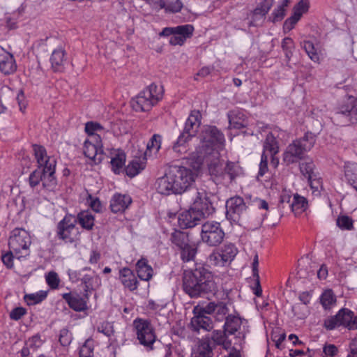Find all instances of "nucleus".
Returning <instances> with one entry per match:
<instances>
[{
	"instance_id": "b1692460",
	"label": "nucleus",
	"mask_w": 357,
	"mask_h": 357,
	"mask_svg": "<svg viewBox=\"0 0 357 357\" xmlns=\"http://www.w3.org/2000/svg\"><path fill=\"white\" fill-rule=\"evenodd\" d=\"M132 203V199L129 195L116 193L110 200L109 207L114 213L124 212Z\"/></svg>"
},
{
	"instance_id": "de8ad7c7",
	"label": "nucleus",
	"mask_w": 357,
	"mask_h": 357,
	"mask_svg": "<svg viewBox=\"0 0 357 357\" xmlns=\"http://www.w3.org/2000/svg\"><path fill=\"white\" fill-rule=\"evenodd\" d=\"M102 130H103V127L99 123L89 121L85 124V132L89 136L88 138H91L93 136H100L96 134V132Z\"/></svg>"
},
{
	"instance_id": "13d9d810",
	"label": "nucleus",
	"mask_w": 357,
	"mask_h": 357,
	"mask_svg": "<svg viewBox=\"0 0 357 357\" xmlns=\"http://www.w3.org/2000/svg\"><path fill=\"white\" fill-rule=\"evenodd\" d=\"M98 331L103 333L107 337L111 336L114 333L113 326L108 321H103L101 323L97 328Z\"/></svg>"
},
{
	"instance_id": "a878e982",
	"label": "nucleus",
	"mask_w": 357,
	"mask_h": 357,
	"mask_svg": "<svg viewBox=\"0 0 357 357\" xmlns=\"http://www.w3.org/2000/svg\"><path fill=\"white\" fill-rule=\"evenodd\" d=\"M119 279L123 285L130 291L137 289L138 281L132 271L123 268L119 271Z\"/></svg>"
},
{
	"instance_id": "c03bdc74",
	"label": "nucleus",
	"mask_w": 357,
	"mask_h": 357,
	"mask_svg": "<svg viewBox=\"0 0 357 357\" xmlns=\"http://www.w3.org/2000/svg\"><path fill=\"white\" fill-rule=\"evenodd\" d=\"M300 169L306 178H312V177L317 176L315 165L312 161L302 162L300 164Z\"/></svg>"
},
{
	"instance_id": "0e129e2a",
	"label": "nucleus",
	"mask_w": 357,
	"mask_h": 357,
	"mask_svg": "<svg viewBox=\"0 0 357 357\" xmlns=\"http://www.w3.org/2000/svg\"><path fill=\"white\" fill-rule=\"evenodd\" d=\"M300 18L293 14L291 17L287 18L283 25V29L285 32L290 31L294 29L295 24L299 21Z\"/></svg>"
},
{
	"instance_id": "cd10ccee",
	"label": "nucleus",
	"mask_w": 357,
	"mask_h": 357,
	"mask_svg": "<svg viewBox=\"0 0 357 357\" xmlns=\"http://www.w3.org/2000/svg\"><path fill=\"white\" fill-rule=\"evenodd\" d=\"M126 155L123 150L118 149L115 151L114 156L111 159V168L116 174H119L125 170V163Z\"/></svg>"
},
{
	"instance_id": "2eb2a0df",
	"label": "nucleus",
	"mask_w": 357,
	"mask_h": 357,
	"mask_svg": "<svg viewBox=\"0 0 357 357\" xmlns=\"http://www.w3.org/2000/svg\"><path fill=\"white\" fill-rule=\"evenodd\" d=\"M247 201L243 198L236 196L229 199L226 202V217L231 223L238 222L241 214L247 208Z\"/></svg>"
},
{
	"instance_id": "864d4df0",
	"label": "nucleus",
	"mask_w": 357,
	"mask_h": 357,
	"mask_svg": "<svg viewBox=\"0 0 357 357\" xmlns=\"http://www.w3.org/2000/svg\"><path fill=\"white\" fill-rule=\"evenodd\" d=\"M79 357H93V345L92 341L87 340L79 350Z\"/></svg>"
},
{
	"instance_id": "20e7f679",
	"label": "nucleus",
	"mask_w": 357,
	"mask_h": 357,
	"mask_svg": "<svg viewBox=\"0 0 357 357\" xmlns=\"http://www.w3.org/2000/svg\"><path fill=\"white\" fill-rule=\"evenodd\" d=\"M164 92L162 85L151 83L132 100V109L137 112L151 111L162 100Z\"/></svg>"
},
{
	"instance_id": "6e6552de",
	"label": "nucleus",
	"mask_w": 357,
	"mask_h": 357,
	"mask_svg": "<svg viewBox=\"0 0 357 357\" xmlns=\"http://www.w3.org/2000/svg\"><path fill=\"white\" fill-rule=\"evenodd\" d=\"M31 244V238L28 231L21 228H15L13 230L9 238L8 245L10 250L15 253L18 259L29 255Z\"/></svg>"
},
{
	"instance_id": "680f3d73",
	"label": "nucleus",
	"mask_w": 357,
	"mask_h": 357,
	"mask_svg": "<svg viewBox=\"0 0 357 357\" xmlns=\"http://www.w3.org/2000/svg\"><path fill=\"white\" fill-rule=\"evenodd\" d=\"M59 340L62 346H68L70 344L72 337L68 329L61 330Z\"/></svg>"
},
{
	"instance_id": "1a4fd4ad",
	"label": "nucleus",
	"mask_w": 357,
	"mask_h": 357,
	"mask_svg": "<svg viewBox=\"0 0 357 357\" xmlns=\"http://www.w3.org/2000/svg\"><path fill=\"white\" fill-rule=\"evenodd\" d=\"M194 181L195 180H191L190 186L188 187L187 190L188 192L192 196L193 202L191 206L197 211V212L202 213L201 215L204 218H206L207 216L213 213L215 208L205 190L199 191L198 189L192 187Z\"/></svg>"
},
{
	"instance_id": "7c9ffc66",
	"label": "nucleus",
	"mask_w": 357,
	"mask_h": 357,
	"mask_svg": "<svg viewBox=\"0 0 357 357\" xmlns=\"http://www.w3.org/2000/svg\"><path fill=\"white\" fill-rule=\"evenodd\" d=\"M290 206L295 214H300L307 208L308 202L305 197L295 193L293 195Z\"/></svg>"
},
{
	"instance_id": "7ed1b4c3",
	"label": "nucleus",
	"mask_w": 357,
	"mask_h": 357,
	"mask_svg": "<svg viewBox=\"0 0 357 357\" xmlns=\"http://www.w3.org/2000/svg\"><path fill=\"white\" fill-rule=\"evenodd\" d=\"M225 348L226 344L240 345L248 331V321L234 310L231 303H225Z\"/></svg>"
},
{
	"instance_id": "69168bd1",
	"label": "nucleus",
	"mask_w": 357,
	"mask_h": 357,
	"mask_svg": "<svg viewBox=\"0 0 357 357\" xmlns=\"http://www.w3.org/2000/svg\"><path fill=\"white\" fill-rule=\"evenodd\" d=\"M42 344V340L39 335H34L32 337L29 338L28 341L26 342V345L29 346L31 349L32 351H35L37 348L40 347Z\"/></svg>"
},
{
	"instance_id": "a19ab883",
	"label": "nucleus",
	"mask_w": 357,
	"mask_h": 357,
	"mask_svg": "<svg viewBox=\"0 0 357 357\" xmlns=\"http://www.w3.org/2000/svg\"><path fill=\"white\" fill-rule=\"evenodd\" d=\"M183 7V4L181 0L164 1V9L165 13H176L180 12Z\"/></svg>"
},
{
	"instance_id": "49530a36",
	"label": "nucleus",
	"mask_w": 357,
	"mask_h": 357,
	"mask_svg": "<svg viewBox=\"0 0 357 357\" xmlns=\"http://www.w3.org/2000/svg\"><path fill=\"white\" fill-rule=\"evenodd\" d=\"M225 171L227 172V175L230 178H235L236 177L242 175V169L238 164L235 162H227Z\"/></svg>"
},
{
	"instance_id": "5fc2aeb1",
	"label": "nucleus",
	"mask_w": 357,
	"mask_h": 357,
	"mask_svg": "<svg viewBox=\"0 0 357 357\" xmlns=\"http://www.w3.org/2000/svg\"><path fill=\"white\" fill-rule=\"evenodd\" d=\"M46 282L50 287L56 289L59 287L60 279L58 274L54 271L49 272L45 277Z\"/></svg>"
},
{
	"instance_id": "e2e57ef3",
	"label": "nucleus",
	"mask_w": 357,
	"mask_h": 357,
	"mask_svg": "<svg viewBox=\"0 0 357 357\" xmlns=\"http://www.w3.org/2000/svg\"><path fill=\"white\" fill-rule=\"evenodd\" d=\"M337 226L342 229H350L352 227V220L347 216H340L337 220Z\"/></svg>"
},
{
	"instance_id": "052dcab7",
	"label": "nucleus",
	"mask_w": 357,
	"mask_h": 357,
	"mask_svg": "<svg viewBox=\"0 0 357 357\" xmlns=\"http://www.w3.org/2000/svg\"><path fill=\"white\" fill-rule=\"evenodd\" d=\"M285 11L284 8L278 6V8L273 10L271 16L269 17V20L273 23L281 21L285 16Z\"/></svg>"
},
{
	"instance_id": "603ef678",
	"label": "nucleus",
	"mask_w": 357,
	"mask_h": 357,
	"mask_svg": "<svg viewBox=\"0 0 357 357\" xmlns=\"http://www.w3.org/2000/svg\"><path fill=\"white\" fill-rule=\"evenodd\" d=\"M303 48L307 54L308 56L314 61H318L319 59V55L314 44L310 41L303 42Z\"/></svg>"
},
{
	"instance_id": "9d476101",
	"label": "nucleus",
	"mask_w": 357,
	"mask_h": 357,
	"mask_svg": "<svg viewBox=\"0 0 357 357\" xmlns=\"http://www.w3.org/2000/svg\"><path fill=\"white\" fill-rule=\"evenodd\" d=\"M133 326L139 343L145 347L147 350H153L156 335L150 321L138 318L133 321Z\"/></svg>"
},
{
	"instance_id": "bb28decb",
	"label": "nucleus",
	"mask_w": 357,
	"mask_h": 357,
	"mask_svg": "<svg viewBox=\"0 0 357 357\" xmlns=\"http://www.w3.org/2000/svg\"><path fill=\"white\" fill-rule=\"evenodd\" d=\"M146 158H138L130 161L125 168V172L129 177H135L143 171L146 166Z\"/></svg>"
},
{
	"instance_id": "dca6fc26",
	"label": "nucleus",
	"mask_w": 357,
	"mask_h": 357,
	"mask_svg": "<svg viewBox=\"0 0 357 357\" xmlns=\"http://www.w3.org/2000/svg\"><path fill=\"white\" fill-rule=\"evenodd\" d=\"M274 3V0H263L254 9L250 15V26H261L266 19V15Z\"/></svg>"
},
{
	"instance_id": "c756f323",
	"label": "nucleus",
	"mask_w": 357,
	"mask_h": 357,
	"mask_svg": "<svg viewBox=\"0 0 357 357\" xmlns=\"http://www.w3.org/2000/svg\"><path fill=\"white\" fill-rule=\"evenodd\" d=\"M162 136L159 134H154L147 143L146 150L144 152V157H151L156 155L161 148Z\"/></svg>"
},
{
	"instance_id": "393cba45",
	"label": "nucleus",
	"mask_w": 357,
	"mask_h": 357,
	"mask_svg": "<svg viewBox=\"0 0 357 357\" xmlns=\"http://www.w3.org/2000/svg\"><path fill=\"white\" fill-rule=\"evenodd\" d=\"M201 123V114L199 111H192L185 122L183 132L192 137L195 136Z\"/></svg>"
},
{
	"instance_id": "5701e85b",
	"label": "nucleus",
	"mask_w": 357,
	"mask_h": 357,
	"mask_svg": "<svg viewBox=\"0 0 357 357\" xmlns=\"http://www.w3.org/2000/svg\"><path fill=\"white\" fill-rule=\"evenodd\" d=\"M50 63L54 72H62L66 61V52L61 45L55 48L50 56Z\"/></svg>"
},
{
	"instance_id": "4468645a",
	"label": "nucleus",
	"mask_w": 357,
	"mask_h": 357,
	"mask_svg": "<svg viewBox=\"0 0 357 357\" xmlns=\"http://www.w3.org/2000/svg\"><path fill=\"white\" fill-rule=\"evenodd\" d=\"M84 154L96 164L103 160V149L100 136H93L85 140Z\"/></svg>"
},
{
	"instance_id": "f257e3e1",
	"label": "nucleus",
	"mask_w": 357,
	"mask_h": 357,
	"mask_svg": "<svg viewBox=\"0 0 357 357\" xmlns=\"http://www.w3.org/2000/svg\"><path fill=\"white\" fill-rule=\"evenodd\" d=\"M201 144L197 149V164L199 167L206 163L211 169L220 163L221 132L215 126H206L201 135Z\"/></svg>"
},
{
	"instance_id": "4be33fe9",
	"label": "nucleus",
	"mask_w": 357,
	"mask_h": 357,
	"mask_svg": "<svg viewBox=\"0 0 357 357\" xmlns=\"http://www.w3.org/2000/svg\"><path fill=\"white\" fill-rule=\"evenodd\" d=\"M17 69L15 60L13 54L0 46V71L4 75L13 73Z\"/></svg>"
},
{
	"instance_id": "412c9836",
	"label": "nucleus",
	"mask_w": 357,
	"mask_h": 357,
	"mask_svg": "<svg viewBox=\"0 0 357 357\" xmlns=\"http://www.w3.org/2000/svg\"><path fill=\"white\" fill-rule=\"evenodd\" d=\"M195 29L192 24H186L174 27H165L160 33V36L168 37L172 34L178 35L185 42L188 38L192 36Z\"/></svg>"
},
{
	"instance_id": "6ab92c4d",
	"label": "nucleus",
	"mask_w": 357,
	"mask_h": 357,
	"mask_svg": "<svg viewBox=\"0 0 357 357\" xmlns=\"http://www.w3.org/2000/svg\"><path fill=\"white\" fill-rule=\"evenodd\" d=\"M62 298L68 304L69 307L76 312H82L88 308V296L86 294L82 296L75 292H70L63 294Z\"/></svg>"
},
{
	"instance_id": "f3484780",
	"label": "nucleus",
	"mask_w": 357,
	"mask_h": 357,
	"mask_svg": "<svg viewBox=\"0 0 357 357\" xmlns=\"http://www.w3.org/2000/svg\"><path fill=\"white\" fill-rule=\"evenodd\" d=\"M202 213L197 212L191 206L188 210L178 215V224L181 229L192 228L198 225L203 219Z\"/></svg>"
},
{
	"instance_id": "ddd939ff",
	"label": "nucleus",
	"mask_w": 357,
	"mask_h": 357,
	"mask_svg": "<svg viewBox=\"0 0 357 357\" xmlns=\"http://www.w3.org/2000/svg\"><path fill=\"white\" fill-rule=\"evenodd\" d=\"M191 180H157L156 188L162 195L181 194L188 190Z\"/></svg>"
},
{
	"instance_id": "bf43d9fd",
	"label": "nucleus",
	"mask_w": 357,
	"mask_h": 357,
	"mask_svg": "<svg viewBox=\"0 0 357 357\" xmlns=\"http://www.w3.org/2000/svg\"><path fill=\"white\" fill-rule=\"evenodd\" d=\"M307 181L312 195L315 196L319 195L323 188L321 180H307Z\"/></svg>"
},
{
	"instance_id": "473e14b6",
	"label": "nucleus",
	"mask_w": 357,
	"mask_h": 357,
	"mask_svg": "<svg viewBox=\"0 0 357 357\" xmlns=\"http://www.w3.org/2000/svg\"><path fill=\"white\" fill-rule=\"evenodd\" d=\"M192 357H212L210 344L206 341L199 342L197 348L193 351Z\"/></svg>"
},
{
	"instance_id": "c85d7f7f",
	"label": "nucleus",
	"mask_w": 357,
	"mask_h": 357,
	"mask_svg": "<svg viewBox=\"0 0 357 357\" xmlns=\"http://www.w3.org/2000/svg\"><path fill=\"white\" fill-rule=\"evenodd\" d=\"M136 271L138 277L142 280L149 281L152 278L153 268L146 259L142 258L137 262Z\"/></svg>"
},
{
	"instance_id": "f8f14e48",
	"label": "nucleus",
	"mask_w": 357,
	"mask_h": 357,
	"mask_svg": "<svg viewBox=\"0 0 357 357\" xmlns=\"http://www.w3.org/2000/svg\"><path fill=\"white\" fill-rule=\"evenodd\" d=\"M202 238L211 246H218L223 241V230L220 223L206 222L202 225Z\"/></svg>"
},
{
	"instance_id": "aec40b11",
	"label": "nucleus",
	"mask_w": 357,
	"mask_h": 357,
	"mask_svg": "<svg viewBox=\"0 0 357 357\" xmlns=\"http://www.w3.org/2000/svg\"><path fill=\"white\" fill-rule=\"evenodd\" d=\"M198 306L193 310L194 317L191 319L190 326L192 331L199 333L200 330L209 331L213 329V323L210 317L197 312Z\"/></svg>"
},
{
	"instance_id": "58836bf2",
	"label": "nucleus",
	"mask_w": 357,
	"mask_h": 357,
	"mask_svg": "<svg viewBox=\"0 0 357 357\" xmlns=\"http://www.w3.org/2000/svg\"><path fill=\"white\" fill-rule=\"evenodd\" d=\"M245 200L248 205L255 206L258 209L265 211H268L269 209L268 203L266 200L257 197H253L251 195H246Z\"/></svg>"
},
{
	"instance_id": "ea45409f",
	"label": "nucleus",
	"mask_w": 357,
	"mask_h": 357,
	"mask_svg": "<svg viewBox=\"0 0 357 357\" xmlns=\"http://www.w3.org/2000/svg\"><path fill=\"white\" fill-rule=\"evenodd\" d=\"M77 220L81 226L86 229L90 230L94 225V218L88 212H82L79 213Z\"/></svg>"
},
{
	"instance_id": "8fccbe9b",
	"label": "nucleus",
	"mask_w": 357,
	"mask_h": 357,
	"mask_svg": "<svg viewBox=\"0 0 357 357\" xmlns=\"http://www.w3.org/2000/svg\"><path fill=\"white\" fill-rule=\"evenodd\" d=\"M238 250L236 245L233 243H227L225 245V262L231 261L234 260Z\"/></svg>"
},
{
	"instance_id": "2f4dec72",
	"label": "nucleus",
	"mask_w": 357,
	"mask_h": 357,
	"mask_svg": "<svg viewBox=\"0 0 357 357\" xmlns=\"http://www.w3.org/2000/svg\"><path fill=\"white\" fill-rule=\"evenodd\" d=\"M320 303L325 310L332 308L335 305L336 297L331 289H326L321 294Z\"/></svg>"
},
{
	"instance_id": "f704fd0d",
	"label": "nucleus",
	"mask_w": 357,
	"mask_h": 357,
	"mask_svg": "<svg viewBox=\"0 0 357 357\" xmlns=\"http://www.w3.org/2000/svg\"><path fill=\"white\" fill-rule=\"evenodd\" d=\"M171 241L179 249L186 246L189 243L188 235L181 231L175 230L170 238Z\"/></svg>"
},
{
	"instance_id": "c9c22d12",
	"label": "nucleus",
	"mask_w": 357,
	"mask_h": 357,
	"mask_svg": "<svg viewBox=\"0 0 357 357\" xmlns=\"http://www.w3.org/2000/svg\"><path fill=\"white\" fill-rule=\"evenodd\" d=\"M208 261L211 266L222 267L223 266V248L214 249L208 256Z\"/></svg>"
},
{
	"instance_id": "e433bc0d",
	"label": "nucleus",
	"mask_w": 357,
	"mask_h": 357,
	"mask_svg": "<svg viewBox=\"0 0 357 357\" xmlns=\"http://www.w3.org/2000/svg\"><path fill=\"white\" fill-rule=\"evenodd\" d=\"M340 326H344L349 329L353 317V312L348 309L340 310L336 314Z\"/></svg>"
},
{
	"instance_id": "37998d69",
	"label": "nucleus",
	"mask_w": 357,
	"mask_h": 357,
	"mask_svg": "<svg viewBox=\"0 0 357 357\" xmlns=\"http://www.w3.org/2000/svg\"><path fill=\"white\" fill-rule=\"evenodd\" d=\"M181 257L183 261H190L194 260L197 253V248L194 245L188 244L186 246L180 249Z\"/></svg>"
},
{
	"instance_id": "423d86ee",
	"label": "nucleus",
	"mask_w": 357,
	"mask_h": 357,
	"mask_svg": "<svg viewBox=\"0 0 357 357\" xmlns=\"http://www.w3.org/2000/svg\"><path fill=\"white\" fill-rule=\"evenodd\" d=\"M32 151L38 167L31 173L29 178H49L55 173L56 161L47 155L46 149L40 144H33Z\"/></svg>"
},
{
	"instance_id": "39448f33",
	"label": "nucleus",
	"mask_w": 357,
	"mask_h": 357,
	"mask_svg": "<svg viewBox=\"0 0 357 357\" xmlns=\"http://www.w3.org/2000/svg\"><path fill=\"white\" fill-rule=\"evenodd\" d=\"M316 142V135L307 132L300 139L293 141L283 153V162L289 165L303 159L305 153L310 151Z\"/></svg>"
},
{
	"instance_id": "09e8293b",
	"label": "nucleus",
	"mask_w": 357,
	"mask_h": 357,
	"mask_svg": "<svg viewBox=\"0 0 357 357\" xmlns=\"http://www.w3.org/2000/svg\"><path fill=\"white\" fill-rule=\"evenodd\" d=\"M229 129H241L245 126L244 120L233 113L228 114Z\"/></svg>"
},
{
	"instance_id": "338daca9",
	"label": "nucleus",
	"mask_w": 357,
	"mask_h": 357,
	"mask_svg": "<svg viewBox=\"0 0 357 357\" xmlns=\"http://www.w3.org/2000/svg\"><path fill=\"white\" fill-rule=\"evenodd\" d=\"M13 253L14 252L10 250V252L1 255L2 262L8 268H11L13 266Z\"/></svg>"
},
{
	"instance_id": "a18cd8bd",
	"label": "nucleus",
	"mask_w": 357,
	"mask_h": 357,
	"mask_svg": "<svg viewBox=\"0 0 357 357\" xmlns=\"http://www.w3.org/2000/svg\"><path fill=\"white\" fill-rule=\"evenodd\" d=\"M47 296L46 292L40 291L24 296V301L29 305H35L43 301Z\"/></svg>"
},
{
	"instance_id": "4c0bfd02",
	"label": "nucleus",
	"mask_w": 357,
	"mask_h": 357,
	"mask_svg": "<svg viewBox=\"0 0 357 357\" xmlns=\"http://www.w3.org/2000/svg\"><path fill=\"white\" fill-rule=\"evenodd\" d=\"M192 137V136L182 132L174 144V151L177 153H185L187 151L185 144Z\"/></svg>"
},
{
	"instance_id": "a211bd4d",
	"label": "nucleus",
	"mask_w": 357,
	"mask_h": 357,
	"mask_svg": "<svg viewBox=\"0 0 357 357\" xmlns=\"http://www.w3.org/2000/svg\"><path fill=\"white\" fill-rule=\"evenodd\" d=\"M193 172L183 166L171 164L166 167L165 174L160 178H193Z\"/></svg>"
},
{
	"instance_id": "3c124183",
	"label": "nucleus",
	"mask_w": 357,
	"mask_h": 357,
	"mask_svg": "<svg viewBox=\"0 0 357 357\" xmlns=\"http://www.w3.org/2000/svg\"><path fill=\"white\" fill-rule=\"evenodd\" d=\"M309 9V1L307 0H301L296 4L293 8V14L298 16L300 19L303 14L307 12Z\"/></svg>"
},
{
	"instance_id": "f03ea898",
	"label": "nucleus",
	"mask_w": 357,
	"mask_h": 357,
	"mask_svg": "<svg viewBox=\"0 0 357 357\" xmlns=\"http://www.w3.org/2000/svg\"><path fill=\"white\" fill-rule=\"evenodd\" d=\"M183 286L185 292L192 298L201 296L215 289L211 273L201 265L194 269L185 271Z\"/></svg>"
},
{
	"instance_id": "72a5a7b5",
	"label": "nucleus",
	"mask_w": 357,
	"mask_h": 357,
	"mask_svg": "<svg viewBox=\"0 0 357 357\" xmlns=\"http://www.w3.org/2000/svg\"><path fill=\"white\" fill-rule=\"evenodd\" d=\"M279 147L278 146V142L275 137L271 134L268 133L266 135V139L264 143V151L266 154L267 151H268L271 155H275L278 153Z\"/></svg>"
},
{
	"instance_id": "6e6d98bb",
	"label": "nucleus",
	"mask_w": 357,
	"mask_h": 357,
	"mask_svg": "<svg viewBox=\"0 0 357 357\" xmlns=\"http://www.w3.org/2000/svg\"><path fill=\"white\" fill-rule=\"evenodd\" d=\"M344 175L347 178H357V163H348L344 166Z\"/></svg>"
},
{
	"instance_id": "9b49d317",
	"label": "nucleus",
	"mask_w": 357,
	"mask_h": 357,
	"mask_svg": "<svg viewBox=\"0 0 357 357\" xmlns=\"http://www.w3.org/2000/svg\"><path fill=\"white\" fill-rule=\"evenodd\" d=\"M77 219L72 215H66L56 227V235L66 243H73L79 239V229L76 227Z\"/></svg>"
},
{
	"instance_id": "0eeeda50",
	"label": "nucleus",
	"mask_w": 357,
	"mask_h": 357,
	"mask_svg": "<svg viewBox=\"0 0 357 357\" xmlns=\"http://www.w3.org/2000/svg\"><path fill=\"white\" fill-rule=\"evenodd\" d=\"M334 123L340 126H348L357 122V98L349 96L339 105L337 111L332 116Z\"/></svg>"
},
{
	"instance_id": "79ce46f5",
	"label": "nucleus",
	"mask_w": 357,
	"mask_h": 357,
	"mask_svg": "<svg viewBox=\"0 0 357 357\" xmlns=\"http://www.w3.org/2000/svg\"><path fill=\"white\" fill-rule=\"evenodd\" d=\"M216 308L218 309L216 319L218 321H221L222 318L218 317V316L221 315L220 312L223 310V306H222L221 305H218L213 302H211L204 307H198L197 312H200V314H205V315H206V314H212L213 312H214L215 311Z\"/></svg>"
},
{
	"instance_id": "774afa93",
	"label": "nucleus",
	"mask_w": 357,
	"mask_h": 357,
	"mask_svg": "<svg viewBox=\"0 0 357 357\" xmlns=\"http://www.w3.org/2000/svg\"><path fill=\"white\" fill-rule=\"evenodd\" d=\"M237 345L234 344H226V348L225 350H227L228 354L225 357H241L240 350L236 347Z\"/></svg>"
},
{
	"instance_id": "4d7b16f0",
	"label": "nucleus",
	"mask_w": 357,
	"mask_h": 357,
	"mask_svg": "<svg viewBox=\"0 0 357 357\" xmlns=\"http://www.w3.org/2000/svg\"><path fill=\"white\" fill-rule=\"evenodd\" d=\"M294 47V42L290 38H284L282 43V47L285 52L286 57L289 59L292 56L291 49Z\"/></svg>"
}]
</instances>
